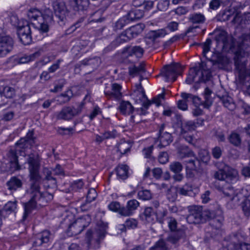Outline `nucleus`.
<instances>
[{
  "instance_id": "44",
  "label": "nucleus",
  "mask_w": 250,
  "mask_h": 250,
  "mask_svg": "<svg viewBox=\"0 0 250 250\" xmlns=\"http://www.w3.org/2000/svg\"><path fill=\"white\" fill-rule=\"evenodd\" d=\"M40 56V52L39 51L36 52L29 55H24L19 59V63H27L30 61H33L36 58Z\"/></svg>"
},
{
  "instance_id": "51",
  "label": "nucleus",
  "mask_w": 250,
  "mask_h": 250,
  "mask_svg": "<svg viewBox=\"0 0 250 250\" xmlns=\"http://www.w3.org/2000/svg\"><path fill=\"white\" fill-rule=\"evenodd\" d=\"M36 204H24V212L22 216V219L21 220V222H23L27 218L32 210L35 208Z\"/></svg>"
},
{
  "instance_id": "63",
  "label": "nucleus",
  "mask_w": 250,
  "mask_h": 250,
  "mask_svg": "<svg viewBox=\"0 0 250 250\" xmlns=\"http://www.w3.org/2000/svg\"><path fill=\"white\" fill-rule=\"evenodd\" d=\"M9 163V171L11 172H14L21 169V166L19 165L18 161H10Z\"/></svg>"
},
{
  "instance_id": "56",
  "label": "nucleus",
  "mask_w": 250,
  "mask_h": 250,
  "mask_svg": "<svg viewBox=\"0 0 250 250\" xmlns=\"http://www.w3.org/2000/svg\"><path fill=\"white\" fill-rule=\"evenodd\" d=\"M139 199L144 201L149 200L152 198V195L149 190L140 191L138 193Z\"/></svg>"
},
{
  "instance_id": "16",
  "label": "nucleus",
  "mask_w": 250,
  "mask_h": 250,
  "mask_svg": "<svg viewBox=\"0 0 250 250\" xmlns=\"http://www.w3.org/2000/svg\"><path fill=\"white\" fill-rule=\"evenodd\" d=\"M137 204H127L125 207L122 206L121 204H109L108 208L114 212L124 216H129L133 210L135 209Z\"/></svg>"
},
{
  "instance_id": "18",
  "label": "nucleus",
  "mask_w": 250,
  "mask_h": 250,
  "mask_svg": "<svg viewBox=\"0 0 250 250\" xmlns=\"http://www.w3.org/2000/svg\"><path fill=\"white\" fill-rule=\"evenodd\" d=\"M14 41L8 36L0 37V57L6 55L13 49Z\"/></svg>"
},
{
  "instance_id": "64",
  "label": "nucleus",
  "mask_w": 250,
  "mask_h": 250,
  "mask_svg": "<svg viewBox=\"0 0 250 250\" xmlns=\"http://www.w3.org/2000/svg\"><path fill=\"white\" fill-rule=\"evenodd\" d=\"M212 155L216 159H219L222 154V150L219 146H215L212 149Z\"/></svg>"
},
{
  "instance_id": "6",
  "label": "nucleus",
  "mask_w": 250,
  "mask_h": 250,
  "mask_svg": "<svg viewBox=\"0 0 250 250\" xmlns=\"http://www.w3.org/2000/svg\"><path fill=\"white\" fill-rule=\"evenodd\" d=\"M145 25L144 24H137L127 28L118 36L112 42V43L114 45H118L121 43L129 41L141 33Z\"/></svg>"
},
{
  "instance_id": "26",
  "label": "nucleus",
  "mask_w": 250,
  "mask_h": 250,
  "mask_svg": "<svg viewBox=\"0 0 250 250\" xmlns=\"http://www.w3.org/2000/svg\"><path fill=\"white\" fill-rule=\"evenodd\" d=\"M34 132L33 131H29L27 133L25 137L21 138L16 144L17 147L20 148H27L29 145H31L34 142Z\"/></svg>"
},
{
  "instance_id": "45",
  "label": "nucleus",
  "mask_w": 250,
  "mask_h": 250,
  "mask_svg": "<svg viewBox=\"0 0 250 250\" xmlns=\"http://www.w3.org/2000/svg\"><path fill=\"white\" fill-rule=\"evenodd\" d=\"M131 147V145L130 143L125 141H123L118 144L117 148L118 150L121 154H124L130 150Z\"/></svg>"
},
{
  "instance_id": "2",
  "label": "nucleus",
  "mask_w": 250,
  "mask_h": 250,
  "mask_svg": "<svg viewBox=\"0 0 250 250\" xmlns=\"http://www.w3.org/2000/svg\"><path fill=\"white\" fill-rule=\"evenodd\" d=\"M26 162L28 164V170L29 172V177L30 187L29 189L30 193L36 192V196H40V182L42 180V176L40 174L39 170L40 168V160L38 154L30 153L28 155Z\"/></svg>"
},
{
  "instance_id": "47",
  "label": "nucleus",
  "mask_w": 250,
  "mask_h": 250,
  "mask_svg": "<svg viewBox=\"0 0 250 250\" xmlns=\"http://www.w3.org/2000/svg\"><path fill=\"white\" fill-rule=\"evenodd\" d=\"M186 163L187 164V169L190 170H196L200 165L199 160L195 158L188 160L186 161Z\"/></svg>"
},
{
  "instance_id": "58",
  "label": "nucleus",
  "mask_w": 250,
  "mask_h": 250,
  "mask_svg": "<svg viewBox=\"0 0 250 250\" xmlns=\"http://www.w3.org/2000/svg\"><path fill=\"white\" fill-rule=\"evenodd\" d=\"M233 247L235 250H250V244L248 243L243 242L236 243L234 242Z\"/></svg>"
},
{
  "instance_id": "52",
  "label": "nucleus",
  "mask_w": 250,
  "mask_h": 250,
  "mask_svg": "<svg viewBox=\"0 0 250 250\" xmlns=\"http://www.w3.org/2000/svg\"><path fill=\"white\" fill-rule=\"evenodd\" d=\"M169 169L174 173H180L183 169V166L179 162H173L170 164Z\"/></svg>"
},
{
  "instance_id": "15",
  "label": "nucleus",
  "mask_w": 250,
  "mask_h": 250,
  "mask_svg": "<svg viewBox=\"0 0 250 250\" xmlns=\"http://www.w3.org/2000/svg\"><path fill=\"white\" fill-rule=\"evenodd\" d=\"M188 209L190 214L187 217V220L189 224H199L204 222L201 212L202 206L193 205L188 207Z\"/></svg>"
},
{
  "instance_id": "53",
  "label": "nucleus",
  "mask_w": 250,
  "mask_h": 250,
  "mask_svg": "<svg viewBox=\"0 0 250 250\" xmlns=\"http://www.w3.org/2000/svg\"><path fill=\"white\" fill-rule=\"evenodd\" d=\"M43 183V187L45 189H56L57 186V180L56 178L50 179L49 180H47L44 182Z\"/></svg>"
},
{
  "instance_id": "39",
  "label": "nucleus",
  "mask_w": 250,
  "mask_h": 250,
  "mask_svg": "<svg viewBox=\"0 0 250 250\" xmlns=\"http://www.w3.org/2000/svg\"><path fill=\"white\" fill-rule=\"evenodd\" d=\"M0 94L6 98L11 99L15 95V90L9 86H1L0 87Z\"/></svg>"
},
{
  "instance_id": "60",
  "label": "nucleus",
  "mask_w": 250,
  "mask_h": 250,
  "mask_svg": "<svg viewBox=\"0 0 250 250\" xmlns=\"http://www.w3.org/2000/svg\"><path fill=\"white\" fill-rule=\"evenodd\" d=\"M223 2L221 0H211L209 3V8L212 10H216L223 4Z\"/></svg>"
},
{
  "instance_id": "23",
  "label": "nucleus",
  "mask_w": 250,
  "mask_h": 250,
  "mask_svg": "<svg viewBox=\"0 0 250 250\" xmlns=\"http://www.w3.org/2000/svg\"><path fill=\"white\" fill-rule=\"evenodd\" d=\"M197 70V68L194 67L190 69L189 74L186 80L187 83L191 84L193 82L199 83L206 82L203 78V74Z\"/></svg>"
},
{
  "instance_id": "1",
  "label": "nucleus",
  "mask_w": 250,
  "mask_h": 250,
  "mask_svg": "<svg viewBox=\"0 0 250 250\" xmlns=\"http://www.w3.org/2000/svg\"><path fill=\"white\" fill-rule=\"evenodd\" d=\"M213 176L216 179L225 182V184L218 189L225 196L233 200L238 198L237 195L234 196L235 187L232 186L239 181V175L236 169L227 166L215 171Z\"/></svg>"
},
{
  "instance_id": "40",
  "label": "nucleus",
  "mask_w": 250,
  "mask_h": 250,
  "mask_svg": "<svg viewBox=\"0 0 250 250\" xmlns=\"http://www.w3.org/2000/svg\"><path fill=\"white\" fill-rule=\"evenodd\" d=\"M212 91L208 87H206L204 92L205 100L203 101L204 107L205 108H209L212 104L213 100L211 97Z\"/></svg>"
},
{
  "instance_id": "22",
  "label": "nucleus",
  "mask_w": 250,
  "mask_h": 250,
  "mask_svg": "<svg viewBox=\"0 0 250 250\" xmlns=\"http://www.w3.org/2000/svg\"><path fill=\"white\" fill-rule=\"evenodd\" d=\"M144 53V49L140 46H130L124 48L122 55L124 57L128 58L135 55L137 58H141Z\"/></svg>"
},
{
  "instance_id": "27",
  "label": "nucleus",
  "mask_w": 250,
  "mask_h": 250,
  "mask_svg": "<svg viewBox=\"0 0 250 250\" xmlns=\"http://www.w3.org/2000/svg\"><path fill=\"white\" fill-rule=\"evenodd\" d=\"M69 4L75 11L86 10L89 5V0H69Z\"/></svg>"
},
{
  "instance_id": "25",
  "label": "nucleus",
  "mask_w": 250,
  "mask_h": 250,
  "mask_svg": "<svg viewBox=\"0 0 250 250\" xmlns=\"http://www.w3.org/2000/svg\"><path fill=\"white\" fill-rule=\"evenodd\" d=\"M122 86L116 83H113L111 86V91L104 90V94L108 99H120L122 97L121 92Z\"/></svg>"
},
{
  "instance_id": "8",
  "label": "nucleus",
  "mask_w": 250,
  "mask_h": 250,
  "mask_svg": "<svg viewBox=\"0 0 250 250\" xmlns=\"http://www.w3.org/2000/svg\"><path fill=\"white\" fill-rule=\"evenodd\" d=\"M211 42V40L208 38L207 39L206 41L202 45L204 56L208 59V62L211 63V65L218 63L221 64L223 66H226L229 63V60L228 58L223 56L219 52L214 53L209 59L207 57L206 54L210 50Z\"/></svg>"
},
{
  "instance_id": "41",
  "label": "nucleus",
  "mask_w": 250,
  "mask_h": 250,
  "mask_svg": "<svg viewBox=\"0 0 250 250\" xmlns=\"http://www.w3.org/2000/svg\"><path fill=\"white\" fill-rule=\"evenodd\" d=\"M28 18L32 21L39 20L41 22L42 21V12L36 8H32L30 9L27 13Z\"/></svg>"
},
{
  "instance_id": "61",
  "label": "nucleus",
  "mask_w": 250,
  "mask_h": 250,
  "mask_svg": "<svg viewBox=\"0 0 250 250\" xmlns=\"http://www.w3.org/2000/svg\"><path fill=\"white\" fill-rule=\"evenodd\" d=\"M192 191V188L189 185L186 184L180 188L179 192L184 195H189Z\"/></svg>"
},
{
  "instance_id": "4",
  "label": "nucleus",
  "mask_w": 250,
  "mask_h": 250,
  "mask_svg": "<svg viewBox=\"0 0 250 250\" xmlns=\"http://www.w3.org/2000/svg\"><path fill=\"white\" fill-rule=\"evenodd\" d=\"M203 222L207 220L214 219L210 224L208 228V232L210 233V236L213 237L219 234L221 232V228L222 225L223 219L220 217L218 219H214L218 215L217 212L209 209H206L203 211H201Z\"/></svg>"
},
{
  "instance_id": "55",
  "label": "nucleus",
  "mask_w": 250,
  "mask_h": 250,
  "mask_svg": "<svg viewBox=\"0 0 250 250\" xmlns=\"http://www.w3.org/2000/svg\"><path fill=\"white\" fill-rule=\"evenodd\" d=\"M150 250H168L165 241L163 239L159 240Z\"/></svg>"
},
{
  "instance_id": "62",
  "label": "nucleus",
  "mask_w": 250,
  "mask_h": 250,
  "mask_svg": "<svg viewBox=\"0 0 250 250\" xmlns=\"http://www.w3.org/2000/svg\"><path fill=\"white\" fill-rule=\"evenodd\" d=\"M84 19V17L79 19L78 21L70 27L69 30H71L72 32L75 31L77 28L80 27L83 25Z\"/></svg>"
},
{
  "instance_id": "48",
  "label": "nucleus",
  "mask_w": 250,
  "mask_h": 250,
  "mask_svg": "<svg viewBox=\"0 0 250 250\" xmlns=\"http://www.w3.org/2000/svg\"><path fill=\"white\" fill-rule=\"evenodd\" d=\"M84 183L82 180L80 179L74 181L70 185V189L73 191H80L83 189Z\"/></svg>"
},
{
  "instance_id": "9",
  "label": "nucleus",
  "mask_w": 250,
  "mask_h": 250,
  "mask_svg": "<svg viewBox=\"0 0 250 250\" xmlns=\"http://www.w3.org/2000/svg\"><path fill=\"white\" fill-rule=\"evenodd\" d=\"M53 13L49 8L45 9L42 13V18L43 22L38 21L37 23H33L35 25L36 31L39 32L40 36L39 39L42 38V34L47 33L49 30V26L48 23L53 21Z\"/></svg>"
},
{
  "instance_id": "38",
  "label": "nucleus",
  "mask_w": 250,
  "mask_h": 250,
  "mask_svg": "<svg viewBox=\"0 0 250 250\" xmlns=\"http://www.w3.org/2000/svg\"><path fill=\"white\" fill-rule=\"evenodd\" d=\"M116 172L118 178L125 180L128 176V167L126 165H119L116 168Z\"/></svg>"
},
{
  "instance_id": "12",
  "label": "nucleus",
  "mask_w": 250,
  "mask_h": 250,
  "mask_svg": "<svg viewBox=\"0 0 250 250\" xmlns=\"http://www.w3.org/2000/svg\"><path fill=\"white\" fill-rule=\"evenodd\" d=\"M83 106V103H79L76 107L65 106L58 113L57 118L58 119L68 120L73 117L80 114Z\"/></svg>"
},
{
  "instance_id": "57",
  "label": "nucleus",
  "mask_w": 250,
  "mask_h": 250,
  "mask_svg": "<svg viewBox=\"0 0 250 250\" xmlns=\"http://www.w3.org/2000/svg\"><path fill=\"white\" fill-rule=\"evenodd\" d=\"M97 196V193L95 188H90L89 189L87 196L86 201L88 203L92 202L96 199Z\"/></svg>"
},
{
  "instance_id": "24",
  "label": "nucleus",
  "mask_w": 250,
  "mask_h": 250,
  "mask_svg": "<svg viewBox=\"0 0 250 250\" xmlns=\"http://www.w3.org/2000/svg\"><path fill=\"white\" fill-rule=\"evenodd\" d=\"M30 199L27 203H37L38 201H41L42 202H50L53 198V196L52 194L47 192L44 193L40 192V196H36L37 194L36 192L30 193Z\"/></svg>"
},
{
  "instance_id": "46",
  "label": "nucleus",
  "mask_w": 250,
  "mask_h": 250,
  "mask_svg": "<svg viewBox=\"0 0 250 250\" xmlns=\"http://www.w3.org/2000/svg\"><path fill=\"white\" fill-rule=\"evenodd\" d=\"M154 211L152 208H146L145 209L142 218L146 220L148 223H151L153 221V216Z\"/></svg>"
},
{
  "instance_id": "5",
  "label": "nucleus",
  "mask_w": 250,
  "mask_h": 250,
  "mask_svg": "<svg viewBox=\"0 0 250 250\" xmlns=\"http://www.w3.org/2000/svg\"><path fill=\"white\" fill-rule=\"evenodd\" d=\"M143 79V76H141L139 83L135 84L132 88L133 92L131 95L136 103L140 104L143 106L139 110L140 114L141 115H145L146 113V109L150 105V103L148 101L145 102L146 100V96L141 84V81Z\"/></svg>"
},
{
  "instance_id": "59",
  "label": "nucleus",
  "mask_w": 250,
  "mask_h": 250,
  "mask_svg": "<svg viewBox=\"0 0 250 250\" xmlns=\"http://www.w3.org/2000/svg\"><path fill=\"white\" fill-rule=\"evenodd\" d=\"M164 99H165V94L162 93V94H159L156 97L153 98L152 99L151 102L148 100L146 98V100L145 102H147L148 101L150 103V104L151 103H153V104H156V105L157 106H159L161 104L162 100H164Z\"/></svg>"
},
{
  "instance_id": "13",
  "label": "nucleus",
  "mask_w": 250,
  "mask_h": 250,
  "mask_svg": "<svg viewBox=\"0 0 250 250\" xmlns=\"http://www.w3.org/2000/svg\"><path fill=\"white\" fill-rule=\"evenodd\" d=\"M88 217H81L70 224L68 228V232L72 235H76L80 233L89 224Z\"/></svg>"
},
{
  "instance_id": "11",
  "label": "nucleus",
  "mask_w": 250,
  "mask_h": 250,
  "mask_svg": "<svg viewBox=\"0 0 250 250\" xmlns=\"http://www.w3.org/2000/svg\"><path fill=\"white\" fill-rule=\"evenodd\" d=\"M53 7L55 15L59 19L58 23L61 26L64 25L69 13L65 3L61 0H56L53 2Z\"/></svg>"
},
{
  "instance_id": "50",
  "label": "nucleus",
  "mask_w": 250,
  "mask_h": 250,
  "mask_svg": "<svg viewBox=\"0 0 250 250\" xmlns=\"http://www.w3.org/2000/svg\"><path fill=\"white\" fill-rule=\"evenodd\" d=\"M103 11L102 10H98L91 15V22H101L103 21L105 18L102 17Z\"/></svg>"
},
{
  "instance_id": "34",
  "label": "nucleus",
  "mask_w": 250,
  "mask_h": 250,
  "mask_svg": "<svg viewBox=\"0 0 250 250\" xmlns=\"http://www.w3.org/2000/svg\"><path fill=\"white\" fill-rule=\"evenodd\" d=\"M120 112L124 115H129L134 111V107L128 101H122L118 107Z\"/></svg>"
},
{
  "instance_id": "17",
  "label": "nucleus",
  "mask_w": 250,
  "mask_h": 250,
  "mask_svg": "<svg viewBox=\"0 0 250 250\" xmlns=\"http://www.w3.org/2000/svg\"><path fill=\"white\" fill-rule=\"evenodd\" d=\"M216 41L218 44H222V48L223 50H232L237 49V47L239 43H238L237 45L235 46L232 42V40L228 37L226 32H222L220 33L216 37Z\"/></svg>"
},
{
  "instance_id": "14",
  "label": "nucleus",
  "mask_w": 250,
  "mask_h": 250,
  "mask_svg": "<svg viewBox=\"0 0 250 250\" xmlns=\"http://www.w3.org/2000/svg\"><path fill=\"white\" fill-rule=\"evenodd\" d=\"M17 34L20 41L24 45H28L31 43V28L27 21L24 23V25L18 26Z\"/></svg>"
},
{
  "instance_id": "29",
  "label": "nucleus",
  "mask_w": 250,
  "mask_h": 250,
  "mask_svg": "<svg viewBox=\"0 0 250 250\" xmlns=\"http://www.w3.org/2000/svg\"><path fill=\"white\" fill-rule=\"evenodd\" d=\"M145 64L142 62L138 66L133 65L128 67V73L130 76L134 77L137 76H142L146 72Z\"/></svg>"
},
{
  "instance_id": "35",
  "label": "nucleus",
  "mask_w": 250,
  "mask_h": 250,
  "mask_svg": "<svg viewBox=\"0 0 250 250\" xmlns=\"http://www.w3.org/2000/svg\"><path fill=\"white\" fill-rule=\"evenodd\" d=\"M6 185L8 189L11 191H15L18 188L22 187V183L21 181L15 176H13L7 182Z\"/></svg>"
},
{
  "instance_id": "37",
  "label": "nucleus",
  "mask_w": 250,
  "mask_h": 250,
  "mask_svg": "<svg viewBox=\"0 0 250 250\" xmlns=\"http://www.w3.org/2000/svg\"><path fill=\"white\" fill-rule=\"evenodd\" d=\"M196 127L197 125L194 121H188L183 122L181 124V133L184 135L188 131L195 130Z\"/></svg>"
},
{
  "instance_id": "54",
  "label": "nucleus",
  "mask_w": 250,
  "mask_h": 250,
  "mask_svg": "<svg viewBox=\"0 0 250 250\" xmlns=\"http://www.w3.org/2000/svg\"><path fill=\"white\" fill-rule=\"evenodd\" d=\"M177 191L175 188H172L167 190V197L169 202H175L177 198Z\"/></svg>"
},
{
  "instance_id": "42",
  "label": "nucleus",
  "mask_w": 250,
  "mask_h": 250,
  "mask_svg": "<svg viewBox=\"0 0 250 250\" xmlns=\"http://www.w3.org/2000/svg\"><path fill=\"white\" fill-rule=\"evenodd\" d=\"M229 143L235 146L239 147L241 146L242 139L240 135L236 132H232L229 136Z\"/></svg>"
},
{
  "instance_id": "32",
  "label": "nucleus",
  "mask_w": 250,
  "mask_h": 250,
  "mask_svg": "<svg viewBox=\"0 0 250 250\" xmlns=\"http://www.w3.org/2000/svg\"><path fill=\"white\" fill-rule=\"evenodd\" d=\"M181 96L184 100H187V101H191L196 107L201 105L204 106L203 101L198 96L185 92L182 93Z\"/></svg>"
},
{
  "instance_id": "49",
  "label": "nucleus",
  "mask_w": 250,
  "mask_h": 250,
  "mask_svg": "<svg viewBox=\"0 0 250 250\" xmlns=\"http://www.w3.org/2000/svg\"><path fill=\"white\" fill-rule=\"evenodd\" d=\"M128 19L125 16L123 17L117 21L113 26L114 30L122 29L126 24L129 23Z\"/></svg>"
},
{
  "instance_id": "33",
  "label": "nucleus",
  "mask_w": 250,
  "mask_h": 250,
  "mask_svg": "<svg viewBox=\"0 0 250 250\" xmlns=\"http://www.w3.org/2000/svg\"><path fill=\"white\" fill-rule=\"evenodd\" d=\"M156 0H133L132 4L135 7L143 6L145 10H149L153 6L154 2Z\"/></svg>"
},
{
  "instance_id": "28",
  "label": "nucleus",
  "mask_w": 250,
  "mask_h": 250,
  "mask_svg": "<svg viewBox=\"0 0 250 250\" xmlns=\"http://www.w3.org/2000/svg\"><path fill=\"white\" fill-rule=\"evenodd\" d=\"M208 66V62H202L198 64V65L194 67L195 68H197L198 71H199L200 73H202L203 74V78L206 81L209 80L211 76L210 67Z\"/></svg>"
},
{
  "instance_id": "20",
  "label": "nucleus",
  "mask_w": 250,
  "mask_h": 250,
  "mask_svg": "<svg viewBox=\"0 0 250 250\" xmlns=\"http://www.w3.org/2000/svg\"><path fill=\"white\" fill-rule=\"evenodd\" d=\"M167 34L165 29L149 31L145 37V42L148 47L152 46L157 39L164 37Z\"/></svg>"
},
{
  "instance_id": "43",
  "label": "nucleus",
  "mask_w": 250,
  "mask_h": 250,
  "mask_svg": "<svg viewBox=\"0 0 250 250\" xmlns=\"http://www.w3.org/2000/svg\"><path fill=\"white\" fill-rule=\"evenodd\" d=\"M185 233L183 230H178L175 233L172 234L167 238V240L173 244H176L180 239L184 237Z\"/></svg>"
},
{
  "instance_id": "7",
  "label": "nucleus",
  "mask_w": 250,
  "mask_h": 250,
  "mask_svg": "<svg viewBox=\"0 0 250 250\" xmlns=\"http://www.w3.org/2000/svg\"><path fill=\"white\" fill-rule=\"evenodd\" d=\"M106 226L98 225L93 230H88L86 233V240L89 246L92 242L99 245L106 234Z\"/></svg>"
},
{
  "instance_id": "10",
  "label": "nucleus",
  "mask_w": 250,
  "mask_h": 250,
  "mask_svg": "<svg viewBox=\"0 0 250 250\" xmlns=\"http://www.w3.org/2000/svg\"><path fill=\"white\" fill-rule=\"evenodd\" d=\"M182 71L179 63H173L166 65L161 71V75L165 77L166 81L173 82L176 80L177 76L181 75Z\"/></svg>"
},
{
  "instance_id": "3",
  "label": "nucleus",
  "mask_w": 250,
  "mask_h": 250,
  "mask_svg": "<svg viewBox=\"0 0 250 250\" xmlns=\"http://www.w3.org/2000/svg\"><path fill=\"white\" fill-rule=\"evenodd\" d=\"M235 55V73L238 76L240 82L244 81L246 77V62L243 61V58L248 57L250 54V47L246 46L244 43H239L237 49L232 50Z\"/></svg>"
},
{
  "instance_id": "21",
  "label": "nucleus",
  "mask_w": 250,
  "mask_h": 250,
  "mask_svg": "<svg viewBox=\"0 0 250 250\" xmlns=\"http://www.w3.org/2000/svg\"><path fill=\"white\" fill-rule=\"evenodd\" d=\"M165 127V125L163 124L161 125L159 130V140L160 144L158 145V146L160 148H162L169 145L173 141L171 134L167 131L164 132Z\"/></svg>"
},
{
  "instance_id": "30",
  "label": "nucleus",
  "mask_w": 250,
  "mask_h": 250,
  "mask_svg": "<svg viewBox=\"0 0 250 250\" xmlns=\"http://www.w3.org/2000/svg\"><path fill=\"white\" fill-rule=\"evenodd\" d=\"M50 233L47 230H45L37 234L35 237L33 244L35 246H39L43 243H47L49 240Z\"/></svg>"
},
{
  "instance_id": "31",
  "label": "nucleus",
  "mask_w": 250,
  "mask_h": 250,
  "mask_svg": "<svg viewBox=\"0 0 250 250\" xmlns=\"http://www.w3.org/2000/svg\"><path fill=\"white\" fill-rule=\"evenodd\" d=\"M217 97L220 99L224 106L229 110L233 111L235 109L236 105L232 99L227 94L224 95H217Z\"/></svg>"
},
{
  "instance_id": "36",
  "label": "nucleus",
  "mask_w": 250,
  "mask_h": 250,
  "mask_svg": "<svg viewBox=\"0 0 250 250\" xmlns=\"http://www.w3.org/2000/svg\"><path fill=\"white\" fill-rule=\"evenodd\" d=\"M144 15V10L142 9H134L130 11L128 14L125 16L128 20V21H131L139 20L142 18Z\"/></svg>"
},
{
  "instance_id": "19",
  "label": "nucleus",
  "mask_w": 250,
  "mask_h": 250,
  "mask_svg": "<svg viewBox=\"0 0 250 250\" xmlns=\"http://www.w3.org/2000/svg\"><path fill=\"white\" fill-rule=\"evenodd\" d=\"M188 22L194 26H190L187 30V32H192L193 30L199 27L198 24H203L205 22L206 18L204 14L201 13H193L190 14L188 17Z\"/></svg>"
}]
</instances>
